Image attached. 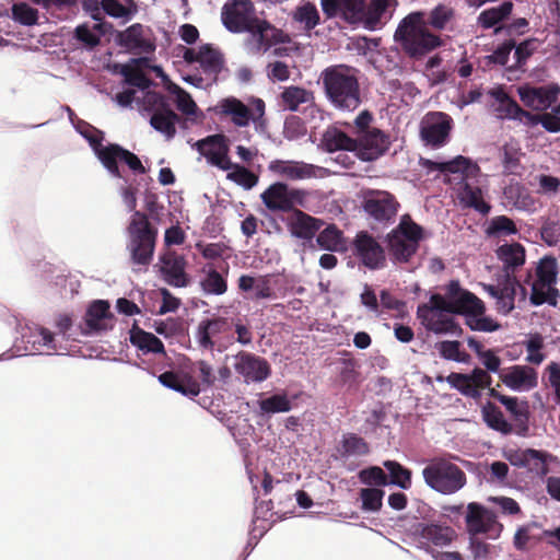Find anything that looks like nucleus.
Instances as JSON below:
<instances>
[{"instance_id":"59","label":"nucleus","mask_w":560,"mask_h":560,"mask_svg":"<svg viewBox=\"0 0 560 560\" xmlns=\"http://www.w3.org/2000/svg\"><path fill=\"white\" fill-rule=\"evenodd\" d=\"M442 358L462 363H468L470 355L460 350V342L457 340H445L438 343Z\"/></svg>"},{"instance_id":"33","label":"nucleus","mask_w":560,"mask_h":560,"mask_svg":"<svg viewBox=\"0 0 560 560\" xmlns=\"http://www.w3.org/2000/svg\"><path fill=\"white\" fill-rule=\"evenodd\" d=\"M501 404L511 413L514 421V433L520 436H527L529 431L528 420V405L526 401L518 404L516 397L505 396L502 397Z\"/></svg>"},{"instance_id":"12","label":"nucleus","mask_w":560,"mask_h":560,"mask_svg":"<svg viewBox=\"0 0 560 560\" xmlns=\"http://www.w3.org/2000/svg\"><path fill=\"white\" fill-rule=\"evenodd\" d=\"M256 16V9L250 0H229L221 10L223 26L233 34L245 33Z\"/></svg>"},{"instance_id":"45","label":"nucleus","mask_w":560,"mask_h":560,"mask_svg":"<svg viewBox=\"0 0 560 560\" xmlns=\"http://www.w3.org/2000/svg\"><path fill=\"white\" fill-rule=\"evenodd\" d=\"M482 419L486 424L504 435L514 433V427L505 418L503 412L493 402L488 401L481 409Z\"/></svg>"},{"instance_id":"18","label":"nucleus","mask_w":560,"mask_h":560,"mask_svg":"<svg viewBox=\"0 0 560 560\" xmlns=\"http://www.w3.org/2000/svg\"><path fill=\"white\" fill-rule=\"evenodd\" d=\"M327 20L341 19L348 24L363 22L365 0H320Z\"/></svg>"},{"instance_id":"16","label":"nucleus","mask_w":560,"mask_h":560,"mask_svg":"<svg viewBox=\"0 0 560 560\" xmlns=\"http://www.w3.org/2000/svg\"><path fill=\"white\" fill-rule=\"evenodd\" d=\"M233 368L247 384L261 383L271 374L270 364L265 358L247 351L234 355Z\"/></svg>"},{"instance_id":"51","label":"nucleus","mask_w":560,"mask_h":560,"mask_svg":"<svg viewBox=\"0 0 560 560\" xmlns=\"http://www.w3.org/2000/svg\"><path fill=\"white\" fill-rule=\"evenodd\" d=\"M536 279L541 284H556L558 276V264L555 257L545 256L539 260L535 269Z\"/></svg>"},{"instance_id":"25","label":"nucleus","mask_w":560,"mask_h":560,"mask_svg":"<svg viewBox=\"0 0 560 560\" xmlns=\"http://www.w3.org/2000/svg\"><path fill=\"white\" fill-rule=\"evenodd\" d=\"M499 377L513 390H529L538 384L537 372L528 365H513L501 371Z\"/></svg>"},{"instance_id":"62","label":"nucleus","mask_w":560,"mask_h":560,"mask_svg":"<svg viewBox=\"0 0 560 560\" xmlns=\"http://www.w3.org/2000/svg\"><path fill=\"white\" fill-rule=\"evenodd\" d=\"M489 236L512 235L517 233V228L512 219L506 215L494 217L486 230Z\"/></svg>"},{"instance_id":"2","label":"nucleus","mask_w":560,"mask_h":560,"mask_svg":"<svg viewBox=\"0 0 560 560\" xmlns=\"http://www.w3.org/2000/svg\"><path fill=\"white\" fill-rule=\"evenodd\" d=\"M395 42L404 54L413 60H421L433 50L442 47V37L424 24V12L416 11L406 15L398 24Z\"/></svg>"},{"instance_id":"53","label":"nucleus","mask_w":560,"mask_h":560,"mask_svg":"<svg viewBox=\"0 0 560 560\" xmlns=\"http://www.w3.org/2000/svg\"><path fill=\"white\" fill-rule=\"evenodd\" d=\"M384 494L385 491L380 488H362L359 492V497L362 502L361 509L364 512H380L383 506Z\"/></svg>"},{"instance_id":"13","label":"nucleus","mask_w":560,"mask_h":560,"mask_svg":"<svg viewBox=\"0 0 560 560\" xmlns=\"http://www.w3.org/2000/svg\"><path fill=\"white\" fill-rule=\"evenodd\" d=\"M399 202L386 190L369 189L364 192L362 207L374 220L387 223L396 218Z\"/></svg>"},{"instance_id":"4","label":"nucleus","mask_w":560,"mask_h":560,"mask_svg":"<svg viewBox=\"0 0 560 560\" xmlns=\"http://www.w3.org/2000/svg\"><path fill=\"white\" fill-rule=\"evenodd\" d=\"M422 476L428 487L446 495L456 493L467 483L465 471L446 457L430 459Z\"/></svg>"},{"instance_id":"34","label":"nucleus","mask_w":560,"mask_h":560,"mask_svg":"<svg viewBox=\"0 0 560 560\" xmlns=\"http://www.w3.org/2000/svg\"><path fill=\"white\" fill-rule=\"evenodd\" d=\"M417 316L425 329L434 334L462 332V328L455 319L443 313H417Z\"/></svg>"},{"instance_id":"41","label":"nucleus","mask_w":560,"mask_h":560,"mask_svg":"<svg viewBox=\"0 0 560 560\" xmlns=\"http://www.w3.org/2000/svg\"><path fill=\"white\" fill-rule=\"evenodd\" d=\"M497 255L504 265V275L514 276L515 269L525 262V248L520 243L501 245Z\"/></svg>"},{"instance_id":"28","label":"nucleus","mask_w":560,"mask_h":560,"mask_svg":"<svg viewBox=\"0 0 560 560\" xmlns=\"http://www.w3.org/2000/svg\"><path fill=\"white\" fill-rule=\"evenodd\" d=\"M214 110L220 116L230 117L237 127H247L253 119L249 107L233 96L221 100Z\"/></svg>"},{"instance_id":"49","label":"nucleus","mask_w":560,"mask_h":560,"mask_svg":"<svg viewBox=\"0 0 560 560\" xmlns=\"http://www.w3.org/2000/svg\"><path fill=\"white\" fill-rule=\"evenodd\" d=\"M293 20L304 25V30L312 31L320 22V15L316 5L310 1L296 7Z\"/></svg>"},{"instance_id":"52","label":"nucleus","mask_w":560,"mask_h":560,"mask_svg":"<svg viewBox=\"0 0 560 560\" xmlns=\"http://www.w3.org/2000/svg\"><path fill=\"white\" fill-rule=\"evenodd\" d=\"M200 285L207 294L222 295L228 291L226 279L213 268L207 271L205 278L200 281Z\"/></svg>"},{"instance_id":"38","label":"nucleus","mask_w":560,"mask_h":560,"mask_svg":"<svg viewBox=\"0 0 560 560\" xmlns=\"http://www.w3.org/2000/svg\"><path fill=\"white\" fill-rule=\"evenodd\" d=\"M417 533L423 542L432 544L436 547L448 545L455 535L452 527L438 524H419Z\"/></svg>"},{"instance_id":"9","label":"nucleus","mask_w":560,"mask_h":560,"mask_svg":"<svg viewBox=\"0 0 560 560\" xmlns=\"http://www.w3.org/2000/svg\"><path fill=\"white\" fill-rule=\"evenodd\" d=\"M446 382L460 394L472 399H479L481 392L489 389V396L501 402L505 395L500 394L495 388H491L492 377L490 374L480 369L475 368L470 374L452 372L446 377Z\"/></svg>"},{"instance_id":"64","label":"nucleus","mask_w":560,"mask_h":560,"mask_svg":"<svg viewBox=\"0 0 560 560\" xmlns=\"http://www.w3.org/2000/svg\"><path fill=\"white\" fill-rule=\"evenodd\" d=\"M452 304L447 298L442 296L439 293H434L430 298L429 303L420 304L417 308V313H450Z\"/></svg>"},{"instance_id":"8","label":"nucleus","mask_w":560,"mask_h":560,"mask_svg":"<svg viewBox=\"0 0 560 560\" xmlns=\"http://www.w3.org/2000/svg\"><path fill=\"white\" fill-rule=\"evenodd\" d=\"M245 33L248 34L245 45L256 55L267 52L272 46L290 42V36L284 31L258 16L254 19Z\"/></svg>"},{"instance_id":"6","label":"nucleus","mask_w":560,"mask_h":560,"mask_svg":"<svg viewBox=\"0 0 560 560\" xmlns=\"http://www.w3.org/2000/svg\"><path fill=\"white\" fill-rule=\"evenodd\" d=\"M233 322L228 317L213 316L202 319L196 330L198 345L206 350L222 352L234 342Z\"/></svg>"},{"instance_id":"56","label":"nucleus","mask_w":560,"mask_h":560,"mask_svg":"<svg viewBox=\"0 0 560 560\" xmlns=\"http://www.w3.org/2000/svg\"><path fill=\"white\" fill-rule=\"evenodd\" d=\"M341 454L342 456H351V455H366L369 453V445L355 433H347L342 436L341 441Z\"/></svg>"},{"instance_id":"42","label":"nucleus","mask_w":560,"mask_h":560,"mask_svg":"<svg viewBox=\"0 0 560 560\" xmlns=\"http://www.w3.org/2000/svg\"><path fill=\"white\" fill-rule=\"evenodd\" d=\"M451 304V314L465 315L466 318L470 315H483L486 312L483 302L469 291L462 293L457 299H453Z\"/></svg>"},{"instance_id":"17","label":"nucleus","mask_w":560,"mask_h":560,"mask_svg":"<svg viewBox=\"0 0 560 560\" xmlns=\"http://www.w3.org/2000/svg\"><path fill=\"white\" fill-rule=\"evenodd\" d=\"M116 42L133 55L152 54L156 48L151 31L140 23H135L119 32Z\"/></svg>"},{"instance_id":"1","label":"nucleus","mask_w":560,"mask_h":560,"mask_svg":"<svg viewBox=\"0 0 560 560\" xmlns=\"http://www.w3.org/2000/svg\"><path fill=\"white\" fill-rule=\"evenodd\" d=\"M359 71L347 65H334L324 69L320 81L328 102L342 112H353L362 103Z\"/></svg>"},{"instance_id":"46","label":"nucleus","mask_w":560,"mask_h":560,"mask_svg":"<svg viewBox=\"0 0 560 560\" xmlns=\"http://www.w3.org/2000/svg\"><path fill=\"white\" fill-rule=\"evenodd\" d=\"M388 247L394 260L398 262H408L419 248L397 232L388 234Z\"/></svg>"},{"instance_id":"20","label":"nucleus","mask_w":560,"mask_h":560,"mask_svg":"<svg viewBox=\"0 0 560 560\" xmlns=\"http://www.w3.org/2000/svg\"><path fill=\"white\" fill-rule=\"evenodd\" d=\"M150 98L154 100L155 109L150 118V125L159 132L171 140L176 135V124L180 117L171 108L166 98L158 93H153Z\"/></svg>"},{"instance_id":"40","label":"nucleus","mask_w":560,"mask_h":560,"mask_svg":"<svg viewBox=\"0 0 560 560\" xmlns=\"http://www.w3.org/2000/svg\"><path fill=\"white\" fill-rule=\"evenodd\" d=\"M525 283L530 285V303L533 305H542L548 303L549 305L556 306L558 298L560 296L559 290L555 287L556 284H541L538 280L532 281V273L528 272Z\"/></svg>"},{"instance_id":"35","label":"nucleus","mask_w":560,"mask_h":560,"mask_svg":"<svg viewBox=\"0 0 560 560\" xmlns=\"http://www.w3.org/2000/svg\"><path fill=\"white\" fill-rule=\"evenodd\" d=\"M322 142L328 152L340 150L357 152L358 149L357 137H350L347 132L342 131L338 127L327 128L323 135Z\"/></svg>"},{"instance_id":"54","label":"nucleus","mask_w":560,"mask_h":560,"mask_svg":"<svg viewBox=\"0 0 560 560\" xmlns=\"http://www.w3.org/2000/svg\"><path fill=\"white\" fill-rule=\"evenodd\" d=\"M384 467L389 472V483L396 485L405 490L411 487V470L395 460L384 462Z\"/></svg>"},{"instance_id":"60","label":"nucleus","mask_w":560,"mask_h":560,"mask_svg":"<svg viewBox=\"0 0 560 560\" xmlns=\"http://www.w3.org/2000/svg\"><path fill=\"white\" fill-rule=\"evenodd\" d=\"M392 232H397V234L402 236L405 240H408V242H411L418 246L423 234L422 228L413 222L409 215L402 217L397 229L393 230Z\"/></svg>"},{"instance_id":"57","label":"nucleus","mask_w":560,"mask_h":560,"mask_svg":"<svg viewBox=\"0 0 560 560\" xmlns=\"http://www.w3.org/2000/svg\"><path fill=\"white\" fill-rule=\"evenodd\" d=\"M359 480L370 488H378L389 485V480L384 470L378 466L364 468L358 474Z\"/></svg>"},{"instance_id":"31","label":"nucleus","mask_w":560,"mask_h":560,"mask_svg":"<svg viewBox=\"0 0 560 560\" xmlns=\"http://www.w3.org/2000/svg\"><path fill=\"white\" fill-rule=\"evenodd\" d=\"M456 11L453 7L440 3L429 13L424 12V24L434 31H454Z\"/></svg>"},{"instance_id":"32","label":"nucleus","mask_w":560,"mask_h":560,"mask_svg":"<svg viewBox=\"0 0 560 560\" xmlns=\"http://www.w3.org/2000/svg\"><path fill=\"white\" fill-rule=\"evenodd\" d=\"M463 185L459 188L457 197L465 208H471L481 214H488L491 206L483 200L482 190L479 186H475L468 182L469 178H463Z\"/></svg>"},{"instance_id":"39","label":"nucleus","mask_w":560,"mask_h":560,"mask_svg":"<svg viewBox=\"0 0 560 560\" xmlns=\"http://www.w3.org/2000/svg\"><path fill=\"white\" fill-rule=\"evenodd\" d=\"M397 4V0H371L369 4L365 3L363 21L370 28H376L383 19L392 16L389 10L395 9Z\"/></svg>"},{"instance_id":"36","label":"nucleus","mask_w":560,"mask_h":560,"mask_svg":"<svg viewBox=\"0 0 560 560\" xmlns=\"http://www.w3.org/2000/svg\"><path fill=\"white\" fill-rule=\"evenodd\" d=\"M149 59L145 57L133 58L130 63L120 65L119 73L124 77L125 83L141 90L150 88L152 81L139 68L147 66Z\"/></svg>"},{"instance_id":"47","label":"nucleus","mask_w":560,"mask_h":560,"mask_svg":"<svg viewBox=\"0 0 560 560\" xmlns=\"http://www.w3.org/2000/svg\"><path fill=\"white\" fill-rule=\"evenodd\" d=\"M512 10L513 3L511 1H504L499 7L483 10L478 16V24L485 30L492 28L508 19Z\"/></svg>"},{"instance_id":"10","label":"nucleus","mask_w":560,"mask_h":560,"mask_svg":"<svg viewBox=\"0 0 560 560\" xmlns=\"http://www.w3.org/2000/svg\"><path fill=\"white\" fill-rule=\"evenodd\" d=\"M453 129L452 117L443 112H429L420 122V138L433 149L444 147Z\"/></svg>"},{"instance_id":"5","label":"nucleus","mask_w":560,"mask_h":560,"mask_svg":"<svg viewBox=\"0 0 560 560\" xmlns=\"http://www.w3.org/2000/svg\"><path fill=\"white\" fill-rule=\"evenodd\" d=\"M373 115L362 110L354 119L358 141L357 155L362 161H374L386 153L390 145L389 136L378 128H372Z\"/></svg>"},{"instance_id":"14","label":"nucleus","mask_w":560,"mask_h":560,"mask_svg":"<svg viewBox=\"0 0 560 560\" xmlns=\"http://www.w3.org/2000/svg\"><path fill=\"white\" fill-rule=\"evenodd\" d=\"M352 250L353 255L369 269H380L385 265L384 248L368 231L357 233L352 243Z\"/></svg>"},{"instance_id":"58","label":"nucleus","mask_w":560,"mask_h":560,"mask_svg":"<svg viewBox=\"0 0 560 560\" xmlns=\"http://www.w3.org/2000/svg\"><path fill=\"white\" fill-rule=\"evenodd\" d=\"M232 172L228 173L226 178L242 186L245 189H252L258 183V176L245 166L233 164Z\"/></svg>"},{"instance_id":"30","label":"nucleus","mask_w":560,"mask_h":560,"mask_svg":"<svg viewBox=\"0 0 560 560\" xmlns=\"http://www.w3.org/2000/svg\"><path fill=\"white\" fill-rule=\"evenodd\" d=\"M520 289L522 296H526V289L520 283L515 276L503 275L502 290L497 299L495 308L500 314L508 315L515 307L516 290Z\"/></svg>"},{"instance_id":"55","label":"nucleus","mask_w":560,"mask_h":560,"mask_svg":"<svg viewBox=\"0 0 560 560\" xmlns=\"http://www.w3.org/2000/svg\"><path fill=\"white\" fill-rule=\"evenodd\" d=\"M95 31L103 33V24H94L93 28L88 24H80L74 28V38L83 44L84 47L93 49L101 43V36Z\"/></svg>"},{"instance_id":"26","label":"nucleus","mask_w":560,"mask_h":560,"mask_svg":"<svg viewBox=\"0 0 560 560\" xmlns=\"http://www.w3.org/2000/svg\"><path fill=\"white\" fill-rule=\"evenodd\" d=\"M324 225V221L296 208L288 220L290 233L300 240L311 241Z\"/></svg>"},{"instance_id":"24","label":"nucleus","mask_w":560,"mask_h":560,"mask_svg":"<svg viewBox=\"0 0 560 560\" xmlns=\"http://www.w3.org/2000/svg\"><path fill=\"white\" fill-rule=\"evenodd\" d=\"M559 92L560 89L557 85L518 88L521 101L534 110H544L550 107L557 101Z\"/></svg>"},{"instance_id":"22","label":"nucleus","mask_w":560,"mask_h":560,"mask_svg":"<svg viewBox=\"0 0 560 560\" xmlns=\"http://www.w3.org/2000/svg\"><path fill=\"white\" fill-rule=\"evenodd\" d=\"M420 165L428 171H440L443 174H458L463 178H474L480 174V167L470 159L457 155L447 162H434L429 159H421Z\"/></svg>"},{"instance_id":"15","label":"nucleus","mask_w":560,"mask_h":560,"mask_svg":"<svg viewBox=\"0 0 560 560\" xmlns=\"http://www.w3.org/2000/svg\"><path fill=\"white\" fill-rule=\"evenodd\" d=\"M98 160L104 167L115 177H121L118 162L125 163L132 172L144 174L145 168L140 159L129 150L117 143H109L98 151Z\"/></svg>"},{"instance_id":"27","label":"nucleus","mask_w":560,"mask_h":560,"mask_svg":"<svg viewBox=\"0 0 560 560\" xmlns=\"http://www.w3.org/2000/svg\"><path fill=\"white\" fill-rule=\"evenodd\" d=\"M159 382L189 398L198 396L201 390L198 381L186 372L166 371L159 375Z\"/></svg>"},{"instance_id":"43","label":"nucleus","mask_w":560,"mask_h":560,"mask_svg":"<svg viewBox=\"0 0 560 560\" xmlns=\"http://www.w3.org/2000/svg\"><path fill=\"white\" fill-rule=\"evenodd\" d=\"M317 233L316 242L322 249L329 252H345L347 249L345 234L336 224H328Z\"/></svg>"},{"instance_id":"19","label":"nucleus","mask_w":560,"mask_h":560,"mask_svg":"<svg viewBox=\"0 0 560 560\" xmlns=\"http://www.w3.org/2000/svg\"><path fill=\"white\" fill-rule=\"evenodd\" d=\"M196 148L210 164L218 166L223 171L232 168L233 163L228 155L229 147L226 144L225 136L219 133L208 136L207 138L197 141Z\"/></svg>"},{"instance_id":"3","label":"nucleus","mask_w":560,"mask_h":560,"mask_svg":"<svg viewBox=\"0 0 560 560\" xmlns=\"http://www.w3.org/2000/svg\"><path fill=\"white\" fill-rule=\"evenodd\" d=\"M129 243L128 249L132 264L149 266L153 259L158 229L154 228L148 215L141 211H135L127 228Z\"/></svg>"},{"instance_id":"23","label":"nucleus","mask_w":560,"mask_h":560,"mask_svg":"<svg viewBox=\"0 0 560 560\" xmlns=\"http://www.w3.org/2000/svg\"><path fill=\"white\" fill-rule=\"evenodd\" d=\"M161 272L164 280L172 287L185 288L190 279L186 272L187 261L184 256L168 252L161 257Z\"/></svg>"},{"instance_id":"21","label":"nucleus","mask_w":560,"mask_h":560,"mask_svg":"<svg viewBox=\"0 0 560 560\" xmlns=\"http://www.w3.org/2000/svg\"><path fill=\"white\" fill-rule=\"evenodd\" d=\"M114 314L110 312L109 302L106 300L93 301L84 316L85 334H100L113 329Z\"/></svg>"},{"instance_id":"63","label":"nucleus","mask_w":560,"mask_h":560,"mask_svg":"<svg viewBox=\"0 0 560 560\" xmlns=\"http://www.w3.org/2000/svg\"><path fill=\"white\" fill-rule=\"evenodd\" d=\"M13 19L26 26L35 25L38 20L37 9L25 2L14 3L12 7Z\"/></svg>"},{"instance_id":"7","label":"nucleus","mask_w":560,"mask_h":560,"mask_svg":"<svg viewBox=\"0 0 560 560\" xmlns=\"http://www.w3.org/2000/svg\"><path fill=\"white\" fill-rule=\"evenodd\" d=\"M307 191L292 188L288 184L277 182L271 184L260 195L265 207L271 212H293L298 207H304Z\"/></svg>"},{"instance_id":"61","label":"nucleus","mask_w":560,"mask_h":560,"mask_svg":"<svg viewBox=\"0 0 560 560\" xmlns=\"http://www.w3.org/2000/svg\"><path fill=\"white\" fill-rule=\"evenodd\" d=\"M539 40L535 37L527 38L518 45L515 44V69H522L527 60L534 55V52L538 49Z\"/></svg>"},{"instance_id":"50","label":"nucleus","mask_w":560,"mask_h":560,"mask_svg":"<svg viewBox=\"0 0 560 560\" xmlns=\"http://www.w3.org/2000/svg\"><path fill=\"white\" fill-rule=\"evenodd\" d=\"M261 413L288 412L292 409V402L285 393L275 394L265 399L258 400Z\"/></svg>"},{"instance_id":"44","label":"nucleus","mask_w":560,"mask_h":560,"mask_svg":"<svg viewBox=\"0 0 560 560\" xmlns=\"http://www.w3.org/2000/svg\"><path fill=\"white\" fill-rule=\"evenodd\" d=\"M130 342L142 353H162L165 354L163 342L152 332H148L139 327L130 330Z\"/></svg>"},{"instance_id":"11","label":"nucleus","mask_w":560,"mask_h":560,"mask_svg":"<svg viewBox=\"0 0 560 560\" xmlns=\"http://www.w3.org/2000/svg\"><path fill=\"white\" fill-rule=\"evenodd\" d=\"M465 523L470 536L485 534L494 539L503 529V525L497 520V514L477 502L468 503Z\"/></svg>"},{"instance_id":"37","label":"nucleus","mask_w":560,"mask_h":560,"mask_svg":"<svg viewBox=\"0 0 560 560\" xmlns=\"http://www.w3.org/2000/svg\"><path fill=\"white\" fill-rule=\"evenodd\" d=\"M314 93L298 85L283 88L279 95V106L290 112H296L300 105L314 103Z\"/></svg>"},{"instance_id":"48","label":"nucleus","mask_w":560,"mask_h":560,"mask_svg":"<svg viewBox=\"0 0 560 560\" xmlns=\"http://www.w3.org/2000/svg\"><path fill=\"white\" fill-rule=\"evenodd\" d=\"M206 73L220 72L223 63L221 52L211 45L206 44L199 47V62Z\"/></svg>"},{"instance_id":"29","label":"nucleus","mask_w":560,"mask_h":560,"mask_svg":"<svg viewBox=\"0 0 560 560\" xmlns=\"http://www.w3.org/2000/svg\"><path fill=\"white\" fill-rule=\"evenodd\" d=\"M268 167L272 173L290 180L315 176V166L301 161L275 160L270 162Z\"/></svg>"}]
</instances>
